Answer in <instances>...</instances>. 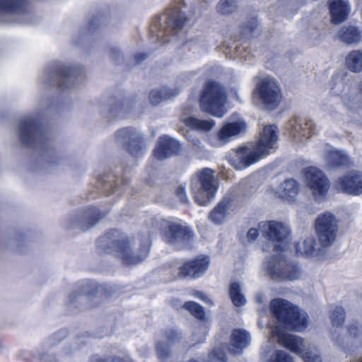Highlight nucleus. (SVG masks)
Listing matches in <instances>:
<instances>
[{"label": "nucleus", "mask_w": 362, "mask_h": 362, "mask_svg": "<svg viewBox=\"0 0 362 362\" xmlns=\"http://www.w3.org/2000/svg\"><path fill=\"white\" fill-rule=\"evenodd\" d=\"M230 98V103H240L241 100L238 94V91L235 88H230L229 90H228V99ZM229 101L228 100V103Z\"/></svg>", "instance_id": "nucleus-43"}, {"label": "nucleus", "mask_w": 362, "mask_h": 362, "mask_svg": "<svg viewBox=\"0 0 362 362\" xmlns=\"http://www.w3.org/2000/svg\"><path fill=\"white\" fill-rule=\"evenodd\" d=\"M139 241L141 246L139 254L135 251L132 252L129 247V241L127 238L121 240L112 239L109 249L112 248V251L117 253V255L124 264L134 265L140 263L147 257L151 245V240L148 236H142L139 238Z\"/></svg>", "instance_id": "nucleus-9"}, {"label": "nucleus", "mask_w": 362, "mask_h": 362, "mask_svg": "<svg viewBox=\"0 0 362 362\" xmlns=\"http://www.w3.org/2000/svg\"><path fill=\"white\" fill-rule=\"evenodd\" d=\"M112 362H133L132 359L129 358H115Z\"/></svg>", "instance_id": "nucleus-51"}, {"label": "nucleus", "mask_w": 362, "mask_h": 362, "mask_svg": "<svg viewBox=\"0 0 362 362\" xmlns=\"http://www.w3.org/2000/svg\"><path fill=\"white\" fill-rule=\"evenodd\" d=\"M173 95V93H170L169 90L165 88L161 90H153L149 93V100L152 105H157Z\"/></svg>", "instance_id": "nucleus-35"}, {"label": "nucleus", "mask_w": 362, "mask_h": 362, "mask_svg": "<svg viewBox=\"0 0 362 362\" xmlns=\"http://www.w3.org/2000/svg\"><path fill=\"white\" fill-rule=\"evenodd\" d=\"M59 335H60L59 339H62L63 337H64L66 336V332L65 331H62V332H60L59 333L54 335L52 337L53 340H55V338L57 337Z\"/></svg>", "instance_id": "nucleus-50"}, {"label": "nucleus", "mask_w": 362, "mask_h": 362, "mask_svg": "<svg viewBox=\"0 0 362 362\" xmlns=\"http://www.w3.org/2000/svg\"><path fill=\"white\" fill-rule=\"evenodd\" d=\"M18 131L22 141L27 146L42 145L46 139V133L41 124L30 117L21 120Z\"/></svg>", "instance_id": "nucleus-13"}, {"label": "nucleus", "mask_w": 362, "mask_h": 362, "mask_svg": "<svg viewBox=\"0 0 362 362\" xmlns=\"http://www.w3.org/2000/svg\"><path fill=\"white\" fill-rule=\"evenodd\" d=\"M211 358L214 359H217L221 362H224L226 359V353L224 351V349L222 348H215L209 354Z\"/></svg>", "instance_id": "nucleus-41"}, {"label": "nucleus", "mask_w": 362, "mask_h": 362, "mask_svg": "<svg viewBox=\"0 0 362 362\" xmlns=\"http://www.w3.org/2000/svg\"><path fill=\"white\" fill-rule=\"evenodd\" d=\"M256 21H253L250 22L247 25H245L243 29V34L246 37H250L252 35L253 32L257 28Z\"/></svg>", "instance_id": "nucleus-42"}, {"label": "nucleus", "mask_w": 362, "mask_h": 362, "mask_svg": "<svg viewBox=\"0 0 362 362\" xmlns=\"http://www.w3.org/2000/svg\"><path fill=\"white\" fill-rule=\"evenodd\" d=\"M209 259L208 257H197L187 262L180 267V277L198 278L208 269Z\"/></svg>", "instance_id": "nucleus-20"}, {"label": "nucleus", "mask_w": 362, "mask_h": 362, "mask_svg": "<svg viewBox=\"0 0 362 362\" xmlns=\"http://www.w3.org/2000/svg\"><path fill=\"white\" fill-rule=\"evenodd\" d=\"M315 230L322 246L329 247L335 241L338 232L337 218L329 212L319 215L315 221Z\"/></svg>", "instance_id": "nucleus-12"}, {"label": "nucleus", "mask_w": 362, "mask_h": 362, "mask_svg": "<svg viewBox=\"0 0 362 362\" xmlns=\"http://www.w3.org/2000/svg\"><path fill=\"white\" fill-rule=\"evenodd\" d=\"M153 227L163 233L164 240L176 249L189 247L194 238L193 232L187 227L165 219H153L151 221Z\"/></svg>", "instance_id": "nucleus-5"}, {"label": "nucleus", "mask_w": 362, "mask_h": 362, "mask_svg": "<svg viewBox=\"0 0 362 362\" xmlns=\"http://www.w3.org/2000/svg\"><path fill=\"white\" fill-rule=\"evenodd\" d=\"M217 11L223 16L226 13V0H221L219 1L217 6Z\"/></svg>", "instance_id": "nucleus-48"}, {"label": "nucleus", "mask_w": 362, "mask_h": 362, "mask_svg": "<svg viewBox=\"0 0 362 362\" xmlns=\"http://www.w3.org/2000/svg\"><path fill=\"white\" fill-rule=\"evenodd\" d=\"M269 362H293L292 357L286 352L279 350L274 353V357Z\"/></svg>", "instance_id": "nucleus-39"}, {"label": "nucleus", "mask_w": 362, "mask_h": 362, "mask_svg": "<svg viewBox=\"0 0 362 362\" xmlns=\"http://www.w3.org/2000/svg\"><path fill=\"white\" fill-rule=\"evenodd\" d=\"M328 6L333 24H339L346 20L350 11L348 0H329Z\"/></svg>", "instance_id": "nucleus-22"}, {"label": "nucleus", "mask_w": 362, "mask_h": 362, "mask_svg": "<svg viewBox=\"0 0 362 362\" xmlns=\"http://www.w3.org/2000/svg\"><path fill=\"white\" fill-rule=\"evenodd\" d=\"M270 340L277 341L281 346L299 355L304 362H322L316 346L299 336L286 332L278 326L272 327Z\"/></svg>", "instance_id": "nucleus-2"}, {"label": "nucleus", "mask_w": 362, "mask_h": 362, "mask_svg": "<svg viewBox=\"0 0 362 362\" xmlns=\"http://www.w3.org/2000/svg\"><path fill=\"white\" fill-rule=\"evenodd\" d=\"M183 308L199 320H203L205 317L204 308L195 302H187L183 305Z\"/></svg>", "instance_id": "nucleus-36"}, {"label": "nucleus", "mask_w": 362, "mask_h": 362, "mask_svg": "<svg viewBox=\"0 0 362 362\" xmlns=\"http://www.w3.org/2000/svg\"><path fill=\"white\" fill-rule=\"evenodd\" d=\"M286 131L294 142L302 143L315 134L316 127L312 120L295 117L287 124Z\"/></svg>", "instance_id": "nucleus-16"}, {"label": "nucleus", "mask_w": 362, "mask_h": 362, "mask_svg": "<svg viewBox=\"0 0 362 362\" xmlns=\"http://www.w3.org/2000/svg\"><path fill=\"white\" fill-rule=\"evenodd\" d=\"M344 310L341 307H336L332 313V322L334 326L339 327L344 322Z\"/></svg>", "instance_id": "nucleus-38"}, {"label": "nucleus", "mask_w": 362, "mask_h": 362, "mask_svg": "<svg viewBox=\"0 0 362 362\" xmlns=\"http://www.w3.org/2000/svg\"><path fill=\"white\" fill-rule=\"evenodd\" d=\"M185 124L189 128L199 131H209L214 125L213 120L199 119L194 117L187 118Z\"/></svg>", "instance_id": "nucleus-32"}, {"label": "nucleus", "mask_w": 362, "mask_h": 362, "mask_svg": "<svg viewBox=\"0 0 362 362\" xmlns=\"http://www.w3.org/2000/svg\"><path fill=\"white\" fill-rule=\"evenodd\" d=\"M40 358L43 362H59V359L52 356L49 353H43L40 356Z\"/></svg>", "instance_id": "nucleus-45"}, {"label": "nucleus", "mask_w": 362, "mask_h": 362, "mask_svg": "<svg viewBox=\"0 0 362 362\" xmlns=\"http://www.w3.org/2000/svg\"><path fill=\"white\" fill-rule=\"evenodd\" d=\"M332 92L335 95L341 96V103L348 112L352 114L362 112V90L359 85L340 81L333 86Z\"/></svg>", "instance_id": "nucleus-10"}, {"label": "nucleus", "mask_w": 362, "mask_h": 362, "mask_svg": "<svg viewBox=\"0 0 362 362\" xmlns=\"http://www.w3.org/2000/svg\"><path fill=\"white\" fill-rule=\"evenodd\" d=\"M258 227L262 235L275 243H285L289 238V226L281 221H270L261 222Z\"/></svg>", "instance_id": "nucleus-18"}, {"label": "nucleus", "mask_w": 362, "mask_h": 362, "mask_svg": "<svg viewBox=\"0 0 362 362\" xmlns=\"http://www.w3.org/2000/svg\"><path fill=\"white\" fill-rule=\"evenodd\" d=\"M206 335V328L203 326L198 327L193 333V338L194 344L200 343L204 341Z\"/></svg>", "instance_id": "nucleus-40"}, {"label": "nucleus", "mask_w": 362, "mask_h": 362, "mask_svg": "<svg viewBox=\"0 0 362 362\" xmlns=\"http://www.w3.org/2000/svg\"><path fill=\"white\" fill-rule=\"evenodd\" d=\"M271 310L277 320L279 328L300 332L308 325V317L305 311L294 306L288 300L276 298L270 303Z\"/></svg>", "instance_id": "nucleus-3"}, {"label": "nucleus", "mask_w": 362, "mask_h": 362, "mask_svg": "<svg viewBox=\"0 0 362 362\" xmlns=\"http://www.w3.org/2000/svg\"><path fill=\"white\" fill-rule=\"evenodd\" d=\"M214 173L211 168H203L197 173V179L192 180L191 190L194 199L199 205H206L215 197L217 185Z\"/></svg>", "instance_id": "nucleus-6"}, {"label": "nucleus", "mask_w": 362, "mask_h": 362, "mask_svg": "<svg viewBox=\"0 0 362 362\" xmlns=\"http://www.w3.org/2000/svg\"><path fill=\"white\" fill-rule=\"evenodd\" d=\"M303 180L316 201L325 199L330 183L325 173L320 168L310 166L302 172Z\"/></svg>", "instance_id": "nucleus-11"}, {"label": "nucleus", "mask_w": 362, "mask_h": 362, "mask_svg": "<svg viewBox=\"0 0 362 362\" xmlns=\"http://www.w3.org/2000/svg\"><path fill=\"white\" fill-rule=\"evenodd\" d=\"M264 269L269 276L279 281H294L301 276V269L298 264L281 256L272 257L266 261Z\"/></svg>", "instance_id": "nucleus-8"}, {"label": "nucleus", "mask_w": 362, "mask_h": 362, "mask_svg": "<svg viewBox=\"0 0 362 362\" xmlns=\"http://www.w3.org/2000/svg\"><path fill=\"white\" fill-rule=\"evenodd\" d=\"M115 139L117 144L135 157L140 156L146 151L141 134L134 129L127 127L119 129L115 134Z\"/></svg>", "instance_id": "nucleus-14"}, {"label": "nucleus", "mask_w": 362, "mask_h": 362, "mask_svg": "<svg viewBox=\"0 0 362 362\" xmlns=\"http://www.w3.org/2000/svg\"><path fill=\"white\" fill-rule=\"evenodd\" d=\"M182 341L181 334L173 329L162 332V339L156 345V352L160 361L167 359L171 355V346Z\"/></svg>", "instance_id": "nucleus-19"}, {"label": "nucleus", "mask_w": 362, "mask_h": 362, "mask_svg": "<svg viewBox=\"0 0 362 362\" xmlns=\"http://www.w3.org/2000/svg\"><path fill=\"white\" fill-rule=\"evenodd\" d=\"M24 4L25 0H0V15L17 13Z\"/></svg>", "instance_id": "nucleus-31"}, {"label": "nucleus", "mask_w": 362, "mask_h": 362, "mask_svg": "<svg viewBox=\"0 0 362 362\" xmlns=\"http://www.w3.org/2000/svg\"><path fill=\"white\" fill-rule=\"evenodd\" d=\"M209 219L214 224L220 225L226 218V199L223 198L211 210L208 216Z\"/></svg>", "instance_id": "nucleus-30"}, {"label": "nucleus", "mask_w": 362, "mask_h": 362, "mask_svg": "<svg viewBox=\"0 0 362 362\" xmlns=\"http://www.w3.org/2000/svg\"><path fill=\"white\" fill-rule=\"evenodd\" d=\"M315 251V240L312 237L305 239L296 245V252L301 255L311 256Z\"/></svg>", "instance_id": "nucleus-34"}, {"label": "nucleus", "mask_w": 362, "mask_h": 362, "mask_svg": "<svg viewBox=\"0 0 362 362\" xmlns=\"http://www.w3.org/2000/svg\"><path fill=\"white\" fill-rule=\"evenodd\" d=\"M352 328H350L349 329V332H350V334H352V331H351Z\"/></svg>", "instance_id": "nucleus-57"}, {"label": "nucleus", "mask_w": 362, "mask_h": 362, "mask_svg": "<svg viewBox=\"0 0 362 362\" xmlns=\"http://www.w3.org/2000/svg\"><path fill=\"white\" fill-rule=\"evenodd\" d=\"M278 140L277 127L275 125L265 126L259 133V139L256 143H248L235 150L240 161L237 164L231 162V165L235 168L240 170L258 162L276 148Z\"/></svg>", "instance_id": "nucleus-1"}, {"label": "nucleus", "mask_w": 362, "mask_h": 362, "mask_svg": "<svg viewBox=\"0 0 362 362\" xmlns=\"http://www.w3.org/2000/svg\"><path fill=\"white\" fill-rule=\"evenodd\" d=\"M110 234H107V235H105V236L103 238V240H108V239H110Z\"/></svg>", "instance_id": "nucleus-54"}, {"label": "nucleus", "mask_w": 362, "mask_h": 362, "mask_svg": "<svg viewBox=\"0 0 362 362\" xmlns=\"http://www.w3.org/2000/svg\"><path fill=\"white\" fill-rule=\"evenodd\" d=\"M118 235H119V233L117 231H114L112 235L113 237L117 238Z\"/></svg>", "instance_id": "nucleus-53"}, {"label": "nucleus", "mask_w": 362, "mask_h": 362, "mask_svg": "<svg viewBox=\"0 0 362 362\" xmlns=\"http://www.w3.org/2000/svg\"><path fill=\"white\" fill-rule=\"evenodd\" d=\"M81 71V69L78 66H67L55 64L52 69L47 70V80L65 90L72 87L76 76Z\"/></svg>", "instance_id": "nucleus-15"}, {"label": "nucleus", "mask_w": 362, "mask_h": 362, "mask_svg": "<svg viewBox=\"0 0 362 362\" xmlns=\"http://www.w3.org/2000/svg\"><path fill=\"white\" fill-rule=\"evenodd\" d=\"M337 38L350 45L359 42L362 40V33L354 26H344L337 34Z\"/></svg>", "instance_id": "nucleus-26"}, {"label": "nucleus", "mask_w": 362, "mask_h": 362, "mask_svg": "<svg viewBox=\"0 0 362 362\" xmlns=\"http://www.w3.org/2000/svg\"><path fill=\"white\" fill-rule=\"evenodd\" d=\"M97 358H93L92 361L90 362H93V360H96ZM100 362H102V361H100Z\"/></svg>", "instance_id": "nucleus-59"}, {"label": "nucleus", "mask_w": 362, "mask_h": 362, "mask_svg": "<svg viewBox=\"0 0 362 362\" xmlns=\"http://www.w3.org/2000/svg\"><path fill=\"white\" fill-rule=\"evenodd\" d=\"M193 296L197 298L201 299L202 300H203L204 302L212 304L211 300L207 297V296L204 293H203L202 291H195L193 293Z\"/></svg>", "instance_id": "nucleus-47"}, {"label": "nucleus", "mask_w": 362, "mask_h": 362, "mask_svg": "<svg viewBox=\"0 0 362 362\" xmlns=\"http://www.w3.org/2000/svg\"><path fill=\"white\" fill-rule=\"evenodd\" d=\"M95 223H96V220H95V221L91 224V226L95 225Z\"/></svg>", "instance_id": "nucleus-58"}, {"label": "nucleus", "mask_w": 362, "mask_h": 362, "mask_svg": "<svg viewBox=\"0 0 362 362\" xmlns=\"http://www.w3.org/2000/svg\"><path fill=\"white\" fill-rule=\"evenodd\" d=\"M250 342V337L245 330L237 329L230 335V351L234 354H240Z\"/></svg>", "instance_id": "nucleus-25"}, {"label": "nucleus", "mask_w": 362, "mask_h": 362, "mask_svg": "<svg viewBox=\"0 0 362 362\" xmlns=\"http://www.w3.org/2000/svg\"><path fill=\"white\" fill-rule=\"evenodd\" d=\"M346 68L353 73L362 71V49H354L348 53L345 59Z\"/></svg>", "instance_id": "nucleus-29"}, {"label": "nucleus", "mask_w": 362, "mask_h": 362, "mask_svg": "<svg viewBox=\"0 0 362 362\" xmlns=\"http://www.w3.org/2000/svg\"><path fill=\"white\" fill-rule=\"evenodd\" d=\"M282 99L281 90L278 81L272 76L258 77L252 93L255 104L262 105L267 110L277 107Z\"/></svg>", "instance_id": "nucleus-4"}, {"label": "nucleus", "mask_w": 362, "mask_h": 362, "mask_svg": "<svg viewBox=\"0 0 362 362\" xmlns=\"http://www.w3.org/2000/svg\"><path fill=\"white\" fill-rule=\"evenodd\" d=\"M211 144L214 146H221L226 144V124H223L218 133L211 139Z\"/></svg>", "instance_id": "nucleus-37"}, {"label": "nucleus", "mask_w": 362, "mask_h": 362, "mask_svg": "<svg viewBox=\"0 0 362 362\" xmlns=\"http://www.w3.org/2000/svg\"><path fill=\"white\" fill-rule=\"evenodd\" d=\"M358 362H362V360H361V361H358Z\"/></svg>", "instance_id": "nucleus-62"}, {"label": "nucleus", "mask_w": 362, "mask_h": 362, "mask_svg": "<svg viewBox=\"0 0 362 362\" xmlns=\"http://www.w3.org/2000/svg\"><path fill=\"white\" fill-rule=\"evenodd\" d=\"M230 298L236 307L242 306L245 304L246 299L242 293L241 286L238 283H232L230 286Z\"/></svg>", "instance_id": "nucleus-33"}, {"label": "nucleus", "mask_w": 362, "mask_h": 362, "mask_svg": "<svg viewBox=\"0 0 362 362\" xmlns=\"http://www.w3.org/2000/svg\"><path fill=\"white\" fill-rule=\"evenodd\" d=\"M247 129L246 122L238 115H232L228 121V139L241 136Z\"/></svg>", "instance_id": "nucleus-27"}, {"label": "nucleus", "mask_w": 362, "mask_h": 362, "mask_svg": "<svg viewBox=\"0 0 362 362\" xmlns=\"http://www.w3.org/2000/svg\"><path fill=\"white\" fill-rule=\"evenodd\" d=\"M180 149V143L168 136L159 138L158 143L154 149V156L158 160H163L178 153Z\"/></svg>", "instance_id": "nucleus-21"}, {"label": "nucleus", "mask_w": 362, "mask_h": 362, "mask_svg": "<svg viewBox=\"0 0 362 362\" xmlns=\"http://www.w3.org/2000/svg\"><path fill=\"white\" fill-rule=\"evenodd\" d=\"M176 194L180 198V201L184 204L189 203V199L187 198L185 189L182 186L177 187L176 189Z\"/></svg>", "instance_id": "nucleus-44"}, {"label": "nucleus", "mask_w": 362, "mask_h": 362, "mask_svg": "<svg viewBox=\"0 0 362 362\" xmlns=\"http://www.w3.org/2000/svg\"><path fill=\"white\" fill-rule=\"evenodd\" d=\"M324 161L329 168L349 166L352 163L351 159L346 151L333 147H329L326 151Z\"/></svg>", "instance_id": "nucleus-23"}, {"label": "nucleus", "mask_w": 362, "mask_h": 362, "mask_svg": "<svg viewBox=\"0 0 362 362\" xmlns=\"http://www.w3.org/2000/svg\"><path fill=\"white\" fill-rule=\"evenodd\" d=\"M238 8L235 0H228V13L233 12Z\"/></svg>", "instance_id": "nucleus-49"}, {"label": "nucleus", "mask_w": 362, "mask_h": 362, "mask_svg": "<svg viewBox=\"0 0 362 362\" xmlns=\"http://www.w3.org/2000/svg\"><path fill=\"white\" fill-rule=\"evenodd\" d=\"M334 186L341 192L360 195L362 194V173L357 170L349 171L337 179Z\"/></svg>", "instance_id": "nucleus-17"}, {"label": "nucleus", "mask_w": 362, "mask_h": 362, "mask_svg": "<svg viewBox=\"0 0 362 362\" xmlns=\"http://www.w3.org/2000/svg\"><path fill=\"white\" fill-rule=\"evenodd\" d=\"M333 337H334V340H335V341H337V340H338L337 337H335V336H334V334H333Z\"/></svg>", "instance_id": "nucleus-55"}, {"label": "nucleus", "mask_w": 362, "mask_h": 362, "mask_svg": "<svg viewBox=\"0 0 362 362\" xmlns=\"http://www.w3.org/2000/svg\"><path fill=\"white\" fill-rule=\"evenodd\" d=\"M167 41H168V39L163 40V42H167Z\"/></svg>", "instance_id": "nucleus-60"}, {"label": "nucleus", "mask_w": 362, "mask_h": 362, "mask_svg": "<svg viewBox=\"0 0 362 362\" xmlns=\"http://www.w3.org/2000/svg\"><path fill=\"white\" fill-rule=\"evenodd\" d=\"M187 21L185 13L180 11H173L168 14L166 18L167 28L160 30L159 37H163L176 30L182 28Z\"/></svg>", "instance_id": "nucleus-24"}, {"label": "nucleus", "mask_w": 362, "mask_h": 362, "mask_svg": "<svg viewBox=\"0 0 362 362\" xmlns=\"http://www.w3.org/2000/svg\"><path fill=\"white\" fill-rule=\"evenodd\" d=\"M225 100L224 88L218 83L208 81L200 97V107L203 112L222 117Z\"/></svg>", "instance_id": "nucleus-7"}, {"label": "nucleus", "mask_w": 362, "mask_h": 362, "mask_svg": "<svg viewBox=\"0 0 362 362\" xmlns=\"http://www.w3.org/2000/svg\"><path fill=\"white\" fill-rule=\"evenodd\" d=\"M259 227L258 228H250L247 233V238L250 241L255 240L259 235Z\"/></svg>", "instance_id": "nucleus-46"}, {"label": "nucleus", "mask_w": 362, "mask_h": 362, "mask_svg": "<svg viewBox=\"0 0 362 362\" xmlns=\"http://www.w3.org/2000/svg\"><path fill=\"white\" fill-rule=\"evenodd\" d=\"M136 58H137V57H139V59H138V61H139V62H140V61H142L143 59H145V57H146V56H145L144 54H141V55H139V56H136Z\"/></svg>", "instance_id": "nucleus-52"}, {"label": "nucleus", "mask_w": 362, "mask_h": 362, "mask_svg": "<svg viewBox=\"0 0 362 362\" xmlns=\"http://www.w3.org/2000/svg\"><path fill=\"white\" fill-rule=\"evenodd\" d=\"M257 300H258V302H259V303H262V300L261 298H257Z\"/></svg>", "instance_id": "nucleus-56"}, {"label": "nucleus", "mask_w": 362, "mask_h": 362, "mask_svg": "<svg viewBox=\"0 0 362 362\" xmlns=\"http://www.w3.org/2000/svg\"><path fill=\"white\" fill-rule=\"evenodd\" d=\"M299 190L297 182L293 179L285 180L279 187L277 193L281 198L291 202Z\"/></svg>", "instance_id": "nucleus-28"}, {"label": "nucleus", "mask_w": 362, "mask_h": 362, "mask_svg": "<svg viewBox=\"0 0 362 362\" xmlns=\"http://www.w3.org/2000/svg\"><path fill=\"white\" fill-rule=\"evenodd\" d=\"M188 362H197V361H189Z\"/></svg>", "instance_id": "nucleus-61"}]
</instances>
